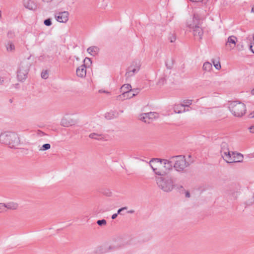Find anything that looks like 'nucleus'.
<instances>
[{"label":"nucleus","mask_w":254,"mask_h":254,"mask_svg":"<svg viewBox=\"0 0 254 254\" xmlns=\"http://www.w3.org/2000/svg\"><path fill=\"white\" fill-rule=\"evenodd\" d=\"M0 142L8 145L10 148H15L20 144V139L16 133L7 131L1 133Z\"/></svg>","instance_id":"obj_1"},{"label":"nucleus","mask_w":254,"mask_h":254,"mask_svg":"<svg viewBox=\"0 0 254 254\" xmlns=\"http://www.w3.org/2000/svg\"><path fill=\"white\" fill-rule=\"evenodd\" d=\"M171 168L172 164L175 170L178 172H183L185 169L190 166V163L186 161L184 155L173 156L170 157Z\"/></svg>","instance_id":"obj_2"},{"label":"nucleus","mask_w":254,"mask_h":254,"mask_svg":"<svg viewBox=\"0 0 254 254\" xmlns=\"http://www.w3.org/2000/svg\"><path fill=\"white\" fill-rule=\"evenodd\" d=\"M158 187L165 192H170L174 188L172 178L169 176L159 177L156 179Z\"/></svg>","instance_id":"obj_3"},{"label":"nucleus","mask_w":254,"mask_h":254,"mask_svg":"<svg viewBox=\"0 0 254 254\" xmlns=\"http://www.w3.org/2000/svg\"><path fill=\"white\" fill-rule=\"evenodd\" d=\"M229 108L231 113L236 117H240L246 112L245 105L241 102L233 101L229 104Z\"/></svg>","instance_id":"obj_4"},{"label":"nucleus","mask_w":254,"mask_h":254,"mask_svg":"<svg viewBox=\"0 0 254 254\" xmlns=\"http://www.w3.org/2000/svg\"><path fill=\"white\" fill-rule=\"evenodd\" d=\"M30 66L31 64L27 60H24L20 63L17 72L19 81H23L25 80Z\"/></svg>","instance_id":"obj_5"},{"label":"nucleus","mask_w":254,"mask_h":254,"mask_svg":"<svg viewBox=\"0 0 254 254\" xmlns=\"http://www.w3.org/2000/svg\"><path fill=\"white\" fill-rule=\"evenodd\" d=\"M141 63L138 60L132 61L127 67L125 74L127 78H130L138 73L140 69Z\"/></svg>","instance_id":"obj_6"},{"label":"nucleus","mask_w":254,"mask_h":254,"mask_svg":"<svg viewBox=\"0 0 254 254\" xmlns=\"http://www.w3.org/2000/svg\"><path fill=\"white\" fill-rule=\"evenodd\" d=\"M232 151L230 150L228 143L227 141H223L220 144V153L225 161H226L230 156Z\"/></svg>","instance_id":"obj_7"},{"label":"nucleus","mask_w":254,"mask_h":254,"mask_svg":"<svg viewBox=\"0 0 254 254\" xmlns=\"http://www.w3.org/2000/svg\"><path fill=\"white\" fill-rule=\"evenodd\" d=\"M158 118V114L156 112H149L141 114L140 115L139 119L146 123L149 124L153 119Z\"/></svg>","instance_id":"obj_8"},{"label":"nucleus","mask_w":254,"mask_h":254,"mask_svg":"<svg viewBox=\"0 0 254 254\" xmlns=\"http://www.w3.org/2000/svg\"><path fill=\"white\" fill-rule=\"evenodd\" d=\"M243 155L240 153L234 151H232L230 156L226 161L228 164L233 163L241 162L243 161Z\"/></svg>","instance_id":"obj_9"},{"label":"nucleus","mask_w":254,"mask_h":254,"mask_svg":"<svg viewBox=\"0 0 254 254\" xmlns=\"http://www.w3.org/2000/svg\"><path fill=\"white\" fill-rule=\"evenodd\" d=\"M68 12L64 11L55 14V17L57 21L59 22L66 23L68 20Z\"/></svg>","instance_id":"obj_10"},{"label":"nucleus","mask_w":254,"mask_h":254,"mask_svg":"<svg viewBox=\"0 0 254 254\" xmlns=\"http://www.w3.org/2000/svg\"><path fill=\"white\" fill-rule=\"evenodd\" d=\"M152 162H160V163H163L165 165L164 167H166V168L168 169L171 168L170 159L169 160H167L159 158H153L150 160V163Z\"/></svg>","instance_id":"obj_11"},{"label":"nucleus","mask_w":254,"mask_h":254,"mask_svg":"<svg viewBox=\"0 0 254 254\" xmlns=\"http://www.w3.org/2000/svg\"><path fill=\"white\" fill-rule=\"evenodd\" d=\"M76 74L78 77H84L86 74V66L83 64L76 69Z\"/></svg>","instance_id":"obj_12"},{"label":"nucleus","mask_w":254,"mask_h":254,"mask_svg":"<svg viewBox=\"0 0 254 254\" xmlns=\"http://www.w3.org/2000/svg\"><path fill=\"white\" fill-rule=\"evenodd\" d=\"M191 28L193 29V35L196 36H198L199 38L201 39L203 35V30L199 25H192Z\"/></svg>","instance_id":"obj_13"},{"label":"nucleus","mask_w":254,"mask_h":254,"mask_svg":"<svg viewBox=\"0 0 254 254\" xmlns=\"http://www.w3.org/2000/svg\"><path fill=\"white\" fill-rule=\"evenodd\" d=\"M74 123L72 119L64 117L61 120V125L64 127H68L74 124Z\"/></svg>","instance_id":"obj_14"},{"label":"nucleus","mask_w":254,"mask_h":254,"mask_svg":"<svg viewBox=\"0 0 254 254\" xmlns=\"http://www.w3.org/2000/svg\"><path fill=\"white\" fill-rule=\"evenodd\" d=\"M4 207L5 210L7 209L11 210H15L18 208V204L16 202L10 201L7 203H4Z\"/></svg>","instance_id":"obj_15"},{"label":"nucleus","mask_w":254,"mask_h":254,"mask_svg":"<svg viewBox=\"0 0 254 254\" xmlns=\"http://www.w3.org/2000/svg\"><path fill=\"white\" fill-rule=\"evenodd\" d=\"M24 6L30 10H35L37 8V5L34 1L27 0L24 3Z\"/></svg>","instance_id":"obj_16"},{"label":"nucleus","mask_w":254,"mask_h":254,"mask_svg":"<svg viewBox=\"0 0 254 254\" xmlns=\"http://www.w3.org/2000/svg\"><path fill=\"white\" fill-rule=\"evenodd\" d=\"M133 97L132 96L131 92H129L128 90L124 91V92L121 95H120L117 97V99L119 100H125L127 99H129Z\"/></svg>","instance_id":"obj_17"},{"label":"nucleus","mask_w":254,"mask_h":254,"mask_svg":"<svg viewBox=\"0 0 254 254\" xmlns=\"http://www.w3.org/2000/svg\"><path fill=\"white\" fill-rule=\"evenodd\" d=\"M237 41V38L236 37H235V36H230L227 39V41L226 43V46L232 47L233 45V46L235 47Z\"/></svg>","instance_id":"obj_18"},{"label":"nucleus","mask_w":254,"mask_h":254,"mask_svg":"<svg viewBox=\"0 0 254 254\" xmlns=\"http://www.w3.org/2000/svg\"><path fill=\"white\" fill-rule=\"evenodd\" d=\"M189 111V110L188 109L186 110L184 108H183L182 104L176 105L174 107V112L177 114H180Z\"/></svg>","instance_id":"obj_19"},{"label":"nucleus","mask_w":254,"mask_h":254,"mask_svg":"<svg viewBox=\"0 0 254 254\" xmlns=\"http://www.w3.org/2000/svg\"><path fill=\"white\" fill-rule=\"evenodd\" d=\"M89 137L92 139H94L97 140H101L104 139V137L103 134L95 132L90 133Z\"/></svg>","instance_id":"obj_20"},{"label":"nucleus","mask_w":254,"mask_h":254,"mask_svg":"<svg viewBox=\"0 0 254 254\" xmlns=\"http://www.w3.org/2000/svg\"><path fill=\"white\" fill-rule=\"evenodd\" d=\"M202 69L206 72L210 71L212 69V64L208 62H205L203 65Z\"/></svg>","instance_id":"obj_21"},{"label":"nucleus","mask_w":254,"mask_h":254,"mask_svg":"<svg viewBox=\"0 0 254 254\" xmlns=\"http://www.w3.org/2000/svg\"><path fill=\"white\" fill-rule=\"evenodd\" d=\"M200 20H199L198 15L197 14H194L193 15V23L190 24L189 26L190 28V27H191V26L192 25H193V26L197 25H197H200Z\"/></svg>","instance_id":"obj_22"},{"label":"nucleus","mask_w":254,"mask_h":254,"mask_svg":"<svg viewBox=\"0 0 254 254\" xmlns=\"http://www.w3.org/2000/svg\"><path fill=\"white\" fill-rule=\"evenodd\" d=\"M174 64V60L172 58L168 59L166 61V66L168 69H172Z\"/></svg>","instance_id":"obj_23"},{"label":"nucleus","mask_w":254,"mask_h":254,"mask_svg":"<svg viewBox=\"0 0 254 254\" xmlns=\"http://www.w3.org/2000/svg\"><path fill=\"white\" fill-rule=\"evenodd\" d=\"M99 49H87L88 53L91 55L95 56L99 52Z\"/></svg>","instance_id":"obj_24"},{"label":"nucleus","mask_w":254,"mask_h":254,"mask_svg":"<svg viewBox=\"0 0 254 254\" xmlns=\"http://www.w3.org/2000/svg\"><path fill=\"white\" fill-rule=\"evenodd\" d=\"M150 165L155 174L159 176H163L164 175V172L163 171L159 170L157 168H154L151 164Z\"/></svg>","instance_id":"obj_25"},{"label":"nucleus","mask_w":254,"mask_h":254,"mask_svg":"<svg viewBox=\"0 0 254 254\" xmlns=\"http://www.w3.org/2000/svg\"><path fill=\"white\" fill-rule=\"evenodd\" d=\"M131 86L129 84H124L121 87V90L123 91V92L126 90H128L129 92H131Z\"/></svg>","instance_id":"obj_26"},{"label":"nucleus","mask_w":254,"mask_h":254,"mask_svg":"<svg viewBox=\"0 0 254 254\" xmlns=\"http://www.w3.org/2000/svg\"><path fill=\"white\" fill-rule=\"evenodd\" d=\"M192 101L191 100H185L183 101V103L181 104L183 108L189 107V106L192 104Z\"/></svg>","instance_id":"obj_27"},{"label":"nucleus","mask_w":254,"mask_h":254,"mask_svg":"<svg viewBox=\"0 0 254 254\" xmlns=\"http://www.w3.org/2000/svg\"><path fill=\"white\" fill-rule=\"evenodd\" d=\"M211 62L214 64V66L217 69H220L221 68V64L220 63V62L218 61L216 62V61L215 59H212Z\"/></svg>","instance_id":"obj_28"},{"label":"nucleus","mask_w":254,"mask_h":254,"mask_svg":"<svg viewBox=\"0 0 254 254\" xmlns=\"http://www.w3.org/2000/svg\"><path fill=\"white\" fill-rule=\"evenodd\" d=\"M51 148V145L49 143H46L43 144L41 147L39 149L40 151H45Z\"/></svg>","instance_id":"obj_29"},{"label":"nucleus","mask_w":254,"mask_h":254,"mask_svg":"<svg viewBox=\"0 0 254 254\" xmlns=\"http://www.w3.org/2000/svg\"><path fill=\"white\" fill-rule=\"evenodd\" d=\"M166 83V78L164 77H162L158 80L157 84L159 86H162Z\"/></svg>","instance_id":"obj_30"},{"label":"nucleus","mask_w":254,"mask_h":254,"mask_svg":"<svg viewBox=\"0 0 254 254\" xmlns=\"http://www.w3.org/2000/svg\"><path fill=\"white\" fill-rule=\"evenodd\" d=\"M119 247L115 245H111L108 247L106 252L113 251L117 250Z\"/></svg>","instance_id":"obj_31"},{"label":"nucleus","mask_w":254,"mask_h":254,"mask_svg":"<svg viewBox=\"0 0 254 254\" xmlns=\"http://www.w3.org/2000/svg\"><path fill=\"white\" fill-rule=\"evenodd\" d=\"M41 77L44 79H46L48 78L49 74L47 70H43L41 74Z\"/></svg>","instance_id":"obj_32"},{"label":"nucleus","mask_w":254,"mask_h":254,"mask_svg":"<svg viewBox=\"0 0 254 254\" xmlns=\"http://www.w3.org/2000/svg\"><path fill=\"white\" fill-rule=\"evenodd\" d=\"M131 92L132 93V96L134 97L138 94V93L140 92V89L134 88L131 89Z\"/></svg>","instance_id":"obj_33"},{"label":"nucleus","mask_w":254,"mask_h":254,"mask_svg":"<svg viewBox=\"0 0 254 254\" xmlns=\"http://www.w3.org/2000/svg\"><path fill=\"white\" fill-rule=\"evenodd\" d=\"M44 24L47 26H50L52 23L51 18H47L44 21Z\"/></svg>","instance_id":"obj_34"},{"label":"nucleus","mask_w":254,"mask_h":254,"mask_svg":"<svg viewBox=\"0 0 254 254\" xmlns=\"http://www.w3.org/2000/svg\"><path fill=\"white\" fill-rule=\"evenodd\" d=\"M115 115L112 113H108L105 114V118L108 120H110L115 117Z\"/></svg>","instance_id":"obj_35"},{"label":"nucleus","mask_w":254,"mask_h":254,"mask_svg":"<svg viewBox=\"0 0 254 254\" xmlns=\"http://www.w3.org/2000/svg\"><path fill=\"white\" fill-rule=\"evenodd\" d=\"M169 39L170 41V42L173 43L176 40V35L174 33L170 34Z\"/></svg>","instance_id":"obj_36"},{"label":"nucleus","mask_w":254,"mask_h":254,"mask_svg":"<svg viewBox=\"0 0 254 254\" xmlns=\"http://www.w3.org/2000/svg\"><path fill=\"white\" fill-rule=\"evenodd\" d=\"M9 81V79L8 78L0 76V85H2L5 81L7 82Z\"/></svg>","instance_id":"obj_37"},{"label":"nucleus","mask_w":254,"mask_h":254,"mask_svg":"<svg viewBox=\"0 0 254 254\" xmlns=\"http://www.w3.org/2000/svg\"><path fill=\"white\" fill-rule=\"evenodd\" d=\"M97 223L99 226H103L105 225L107 223L106 220L105 219H102V220H98L97 221Z\"/></svg>","instance_id":"obj_38"},{"label":"nucleus","mask_w":254,"mask_h":254,"mask_svg":"<svg viewBox=\"0 0 254 254\" xmlns=\"http://www.w3.org/2000/svg\"><path fill=\"white\" fill-rule=\"evenodd\" d=\"M5 211L4 203H0V213H3Z\"/></svg>","instance_id":"obj_39"},{"label":"nucleus","mask_w":254,"mask_h":254,"mask_svg":"<svg viewBox=\"0 0 254 254\" xmlns=\"http://www.w3.org/2000/svg\"><path fill=\"white\" fill-rule=\"evenodd\" d=\"M126 209H127V207H122V208H121L119 209L118 210L117 214H121V212L122 211H123V210H126Z\"/></svg>","instance_id":"obj_40"},{"label":"nucleus","mask_w":254,"mask_h":254,"mask_svg":"<svg viewBox=\"0 0 254 254\" xmlns=\"http://www.w3.org/2000/svg\"><path fill=\"white\" fill-rule=\"evenodd\" d=\"M253 41H251L250 43L249 48H253V46H254V33L253 36Z\"/></svg>","instance_id":"obj_41"},{"label":"nucleus","mask_w":254,"mask_h":254,"mask_svg":"<svg viewBox=\"0 0 254 254\" xmlns=\"http://www.w3.org/2000/svg\"><path fill=\"white\" fill-rule=\"evenodd\" d=\"M44 57H45V58H48V59H49V61L52 60V59H53V58H52V57H50V56H47V57H46V56H44ZM40 58H42V59H43V58H44V56H41V57H40ZM40 60H41V59H40Z\"/></svg>","instance_id":"obj_42"},{"label":"nucleus","mask_w":254,"mask_h":254,"mask_svg":"<svg viewBox=\"0 0 254 254\" xmlns=\"http://www.w3.org/2000/svg\"><path fill=\"white\" fill-rule=\"evenodd\" d=\"M249 130L250 132L254 133V125L250 127H249Z\"/></svg>","instance_id":"obj_43"},{"label":"nucleus","mask_w":254,"mask_h":254,"mask_svg":"<svg viewBox=\"0 0 254 254\" xmlns=\"http://www.w3.org/2000/svg\"><path fill=\"white\" fill-rule=\"evenodd\" d=\"M117 216H118V214L117 213H115V214H113L112 216V219H116L117 218Z\"/></svg>","instance_id":"obj_44"},{"label":"nucleus","mask_w":254,"mask_h":254,"mask_svg":"<svg viewBox=\"0 0 254 254\" xmlns=\"http://www.w3.org/2000/svg\"><path fill=\"white\" fill-rule=\"evenodd\" d=\"M127 213H130V214L133 213H134V210H133V209H131V210H128V211H127Z\"/></svg>","instance_id":"obj_45"},{"label":"nucleus","mask_w":254,"mask_h":254,"mask_svg":"<svg viewBox=\"0 0 254 254\" xmlns=\"http://www.w3.org/2000/svg\"><path fill=\"white\" fill-rule=\"evenodd\" d=\"M249 50L251 53L254 54V49H249Z\"/></svg>","instance_id":"obj_46"},{"label":"nucleus","mask_w":254,"mask_h":254,"mask_svg":"<svg viewBox=\"0 0 254 254\" xmlns=\"http://www.w3.org/2000/svg\"><path fill=\"white\" fill-rule=\"evenodd\" d=\"M186 196L187 197H189L190 196V193L188 191H187L186 193Z\"/></svg>","instance_id":"obj_47"},{"label":"nucleus","mask_w":254,"mask_h":254,"mask_svg":"<svg viewBox=\"0 0 254 254\" xmlns=\"http://www.w3.org/2000/svg\"><path fill=\"white\" fill-rule=\"evenodd\" d=\"M9 48H14V46L12 43H11L10 44V45H9Z\"/></svg>","instance_id":"obj_48"},{"label":"nucleus","mask_w":254,"mask_h":254,"mask_svg":"<svg viewBox=\"0 0 254 254\" xmlns=\"http://www.w3.org/2000/svg\"><path fill=\"white\" fill-rule=\"evenodd\" d=\"M251 12L254 13V5L253 6L252 8Z\"/></svg>","instance_id":"obj_49"},{"label":"nucleus","mask_w":254,"mask_h":254,"mask_svg":"<svg viewBox=\"0 0 254 254\" xmlns=\"http://www.w3.org/2000/svg\"><path fill=\"white\" fill-rule=\"evenodd\" d=\"M99 92L100 93H102V92H104V93H108L107 92L105 91H102L101 90H99Z\"/></svg>","instance_id":"obj_50"},{"label":"nucleus","mask_w":254,"mask_h":254,"mask_svg":"<svg viewBox=\"0 0 254 254\" xmlns=\"http://www.w3.org/2000/svg\"><path fill=\"white\" fill-rule=\"evenodd\" d=\"M8 51H12L13 49L10 48V49H7Z\"/></svg>","instance_id":"obj_51"},{"label":"nucleus","mask_w":254,"mask_h":254,"mask_svg":"<svg viewBox=\"0 0 254 254\" xmlns=\"http://www.w3.org/2000/svg\"><path fill=\"white\" fill-rule=\"evenodd\" d=\"M251 93H252V95H254V89L252 90Z\"/></svg>","instance_id":"obj_52"},{"label":"nucleus","mask_w":254,"mask_h":254,"mask_svg":"<svg viewBox=\"0 0 254 254\" xmlns=\"http://www.w3.org/2000/svg\"><path fill=\"white\" fill-rule=\"evenodd\" d=\"M1 18V11L0 10V18Z\"/></svg>","instance_id":"obj_53"},{"label":"nucleus","mask_w":254,"mask_h":254,"mask_svg":"<svg viewBox=\"0 0 254 254\" xmlns=\"http://www.w3.org/2000/svg\"><path fill=\"white\" fill-rule=\"evenodd\" d=\"M254 115L250 117L251 118H254V112H253Z\"/></svg>","instance_id":"obj_54"},{"label":"nucleus","mask_w":254,"mask_h":254,"mask_svg":"<svg viewBox=\"0 0 254 254\" xmlns=\"http://www.w3.org/2000/svg\"><path fill=\"white\" fill-rule=\"evenodd\" d=\"M89 48H96V47H95V46H92V47H90Z\"/></svg>","instance_id":"obj_55"},{"label":"nucleus","mask_w":254,"mask_h":254,"mask_svg":"<svg viewBox=\"0 0 254 254\" xmlns=\"http://www.w3.org/2000/svg\"><path fill=\"white\" fill-rule=\"evenodd\" d=\"M85 59H87V60H90V59H89V58H86Z\"/></svg>","instance_id":"obj_56"},{"label":"nucleus","mask_w":254,"mask_h":254,"mask_svg":"<svg viewBox=\"0 0 254 254\" xmlns=\"http://www.w3.org/2000/svg\"><path fill=\"white\" fill-rule=\"evenodd\" d=\"M41 133L43 134H44L43 132H41Z\"/></svg>","instance_id":"obj_57"}]
</instances>
